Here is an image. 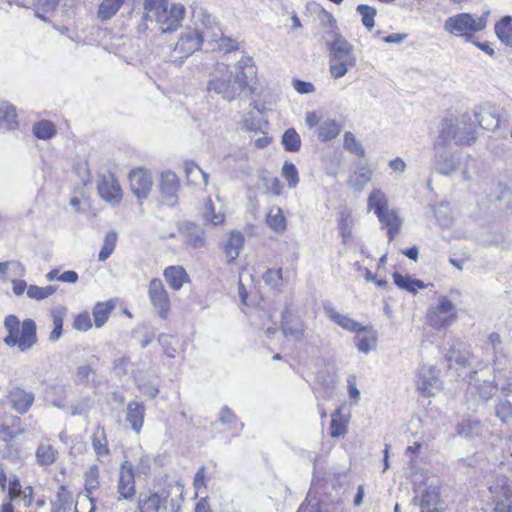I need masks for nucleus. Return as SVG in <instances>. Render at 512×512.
I'll list each match as a JSON object with an SVG mask.
<instances>
[{"instance_id": "nucleus-3", "label": "nucleus", "mask_w": 512, "mask_h": 512, "mask_svg": "<svg viewBox=\"0 0 512 512\" xmlns=\"http://www.w3.org/2000/svg\"><path fill=\"white\" fill-rule=\"evenodd\" d=\"M357 64L354 47L341 34L335 33L329 43V72L335 79L344 77Z\"/></svg>"}, {"instance_id": "nucleus-4", "label": "nucleus", "mask_w": 512, "mask_h": 512, "mask_svg": "<svg viewBox=\"0 0 512 512\" xmlns=\"http://www.w3.org/2000/svg\"><path fill=\"white\" fill-rule=\"evenodd\" d=\"M489 11L480 17H474L470 13H458L448 17L444 22V30L454 36L465 37L469 41L473 33L484 30L487 26Z\"/></svg>"}, {"instance_id": "nucleus-22", "label": "nucleus", "mask_w": 512, "mask_h": 512, "mask_svg": "<svg viewBox=\"0 0 512 512\" xmlns=\"http://www.w3.org/2000/svg\"><path fill=\"white\" fill-rule=\"evenodd\" d=\"M354 333V343L360 352L368 354L376 348L378 335L371 326L361 325V329Z\"/></svg>"}, {"instance_id": "nucleus-62", "label": "nucleus", "mask_w": 512, "mask_h": 512, "mask_svg": "<svg viewBox=\"0 0 512 512\" xmlns=\"http://www.w3.org/2000/svg\"><path fill=\"white\" fill-rule=\"evenodd\" d=\"M214 41L217 43L218 49L225 53L238 49V42L231 37L224 36L223 34H221L219 38H214Z\"/></svg>"}, {"instance_id": "nucleus-50", "label": "nucleus", "mask_w": 512, "mask_h": 512, "mask_svg": "<svg viewBox=\"0 0 512 512\" xmlns=\"http://www.w3.org/2000/svg\"><path fill=\"white\" fill-rule=\"evenodd\" d=\"M495 415L502 423L512 426V403L508 400L500 399L496 405Z\"/></svg>"}, {"instance_id": "nucleus-25", "label": "nucleus", "mask_w": 512, "mask_h": 512, "mask_svg": "<svg viewBox=\"0 0 512 512\" xmlns=\"http://www.w3.org/2000/svg\"><path fill=\"white\" fill-rule=\"evenodd\" d=\"M324 313L331 321L339 325L344 330L354 333L361 329L360 323L350 318L348 315L338 312L330 305L324 306Z\"/></svg>"}, {"instance_id": "nucleus-36", "label": "nucleus", "mask_w": 512, "mask_h": 512, "mask_svg": "<svg viewBox=\"0 0 512 512\" xmlns=\"http://www.w3.org/2000/svg\"><path fill=\"white\" fill-rule=\"evenodd\" d=\"M341 132V125L334 119H327L317 129V136L321 142H328L336 138Z\"/></svg>"}, {"instance_id": "nucleus-10", "label": "nucleus", "mask_w": 512, "mask_h": 512, "mask_svg": "<svg viewBox=\"0 0 512 512\" xmlns=\"http://www.w3.org/2000/svg\"><path fill=\"white\" fill-rule=\"evenodd\" d=\"M489 490L493 494L495 501V512H511L512 503V477L503 476L494 484L489 485Z\"/></svg>"}, {"instance_id": "nucleus-33", "label": "nucleus", "mask_w": 512, "mask_h": 512, "mask_svg": "<svg viewBox=\"0 0 512 512\" xmlns=\"http://www.w3.org/2000/svg\"><path fill=\"white\" fill-rule=\"evenodd\" d=\"M164 277L169 286L174 290H179L188 279L185 269L181 266L166 268L164 270Z\"/></svg>"}, {"instance_id": "nucleus-24", "label": "nucleus", "mask_w": 512, "mask_h": 512, "mask_svg": "<svg viewBox=\"0 0 512 512\" xmlns=\"http://www.w3.org/2000/svg\"><path fill=\"white\" fill-rule=\"evenodd\" d=\"M37 343L36 324L32 319H25L21 323L18 348L21 352H26Z\"/></svg>"}, {"instance_id": "nucleus-1", "label": "nucleus", "mask_w": 512, "mask_h": 512, "mask_svg": "<svg viewBox=\"0 0 512 512\" xmlns=\"http://www.w3.org/2000/svg\"><path fill=\"white\" fill-rule=\"evenodd\" d=\"M185 16V7L182 4H172L168 7V0H144L143 20L155 23L162 33L176 30Z\"/></svg>"}, {"instance_id": "nucleus-2", "label": "nucleus", "mask_w": 512, "mask_h": 512, "mask_svg": "<svg viewBox=\"0 0 512 512\" xmlns=\"http://www.w3.org/2000/svg\"><path fill=\"white\" fill-rule=\"evenodd\" d=\"M467 136L451 133V126H447L440 133L434 143V170L444 176H450L460 166V156L447 148V144L454 141L455 144H462Z\"/></svg>"}, {"instance_id": "nucleus-20", "label": "nucleus", "mask_w": 512, "mask_h": 512, "mask_svg": "<svg viewBox=\"0 0 512 512\" xmlns=\"http://www.w3.org/2000/svg\"><path fill=\"white\" fill-rule=\"evenodd\" d=\"M8 400L12 409L19 414H25L32 407L35 395L32 391L15 386L9 391Z\"/></svg>"}, {"instance_id": "nucleus-35", "label": "nucleus", "mask_w": 512, "mask_h": 512, "mask_svg": "<svg viewBox=\"0 0 512 512\" xmlns=\"http://www.w3.org/2000/svg\"><path fill=\"white\" fill-rule=\"evenodd\" d=\"M35 456L39 465L49 466L56 461L58 451L47 441H42L37 447Z\"/></svg>"}, {"instance_id": "nucleus-46", "label": "nucleus", "mask_w": 512, "mask_h": 512, "mask_svg": "<svg viewBox=\"0 0 512 512\" xmlns=\"http://www.w3.org/2000/svg\"><path fill=\"white\" fill-rule=\"evenodd\" d=\"M481 431L482 425L478 420L466 419L458 425V433L465 438L478 436Z\"/></svg>"}, {"instance_id": "nucleus-28", "label": "nucleus", "mask_w": 512, "mask_h": 512, "mask_svg": "<svg viewBox=\"0 0 512 512\" xmlns=\"http://www.w3.org/2000/svg\"><path fill=\"white\" fill-rule=\"evenodd\" d=\"M145 407L138 401H132L127 406L126 421L136 433L141 431L144 422Z\"/></svg>"}, {"instance_id": "nucleus-17", "label": "nucleus", "mask_w": 512, "mask_h": 512, "mask_svg": "<svg viewBox=\"0 0 512 512\" xmlns=\"http://www.w3.org/2000/svg\"><path fill=\"white\" fill-rule=\"evenodd\" d=\"M202 44V36L193 29L184 31L175 45L174 51L180 58H187L197 51Z\"/></svg>"}, {"instance_id": "nucleus-56", "label": "nucleus", "mask_w": 512, "mask_h": 512, "mask_svg": "<svg viewBox=\"0 0 512 512\" xmlns=\"http://www.w3.org/2000/svg\"><path fill=\"white\" fill-rule=\"evenodd\" d=\"M439 503V493L435 488L429 487L423 491L421 495L420 508L421 510L431 509L437 507Z\"/></svg>"}, {"instance_id": "nucleus-41", "label": "nucleus", "mask_w": 512, "mask_h": 512, "mask_svg": "<svg viewBox=\"0 0 512 512\" xmlns=\"http://www.w3.org/2000/svg\"><path fill=\"white\" fill-rule=\"evenodd\" d=\"M342 409L338 408L331 416L330 435L333 438L342 437L347 433V419L342 416Z\"/></svg>"}, {"instance_id": "nucleus-8", "label": "nucleus", "mask_w": 512, "mask_h": 512, "mask_svg": "<svg viewBox=\"0 0 512 512\" xmlns=\"http://www.w3.org/2000/svg\"><path fill=\"white\" fill-rule=\"evenodd\" d=\"M416 387L423 397L435 396L441 388L438 370L431 365H422L417 373Z\"/></svg>"}, {"instance_id": "nucleus-15", "label": "nucleus", "mask_w": 512, "mask_h": 512, "mask_svg": "<svg viewBox=\"0 0 512 512\" xmlns=\"http://www.w3.org/2000/svg\"><path fill=\"white\" fill-rule=\"evenodd\" d=\"M448 125L451 126L452 134L467 136L466 141L461 145H470L475 141V122L472 121L469 115H463L460 119L456 120H444L441 124V130H444Z\"/></svg>"}, {"instance_id": "nucleus-5", "label": "nucleus", "mask_w": 512, "mask_h": 512, "mask_svg": "<svg viewBox=\"0 0 512 512\" xmlns=\"http://www.w3.org/2000/svg\"><path fill=\"white\" fill-rule=\"evenodd\" d=\"M426 318L433 329H446L457 321V307L447 296H440L437 303L428 309Z\"/></svg>"}, {"instance_id": "nucleus-55", "label": "nucleus", "mask_w": 512, "mask_h": 512, "mask_svg": "<svg viewBox=\"0 0 512 512\" xmlns=\"http://www.w3.org/2000/svg\"><path fill=\"white\" fill-rule=\"evenodd\" d=\"M282 177L289 188H296L299 183V173L296 166L291 162H285L282 167Z\"/></svg>"}, {"instance_id": "nucleus-9", "label": "nucleus", "mask_w": 512, "mask_h": 512, "mask_svg": "<svg viewBox=\"0 0 512 512\" xmlns=\"http://www.w3.org/2000/svg\"><path fill=\"white\" fill-rule=\"evenodd\" d=\"M281 327L286 338L300 341L305 338L307 326L298 311L286 306L281 314Z\"/></svg>"}, {"instance_id": "nucleus-58", "label": "nucleus", "mask_w": 512, "mask_h": 512, "mask_svg": "<svg viewBox=\"0 0 512 512\" xmlns=\"http://www.w3.org/2000/svg\"><path fill=\"white\" fill-rule=\"evenodd\" d=\"M357 12L361 15L362 24L369 30H371L375 23L374 17L376 15V9L368 5H358L356 8Z\"/></svg>"}, {"instance_id": "nucleus-42", "label": "nucleus", "mask_w": 512, "mask_h": 512, "mask_svg": "<svg viewBox=\"0 0 512 512\" xmlns=\"http://www.w3.org/2000/svg\"><path fill=\"white\" fill-rule=\"evenodd\" d=\"M495 32L502 43L512 46V17H503L495 26Z\"/></svg>"}, {"instance_id": "nucleus-38", "label": "nucleus", "mask_w": 512, "mask_h": 512, "mask_svg": "<svg viewBox=\"0 0 512 512\" xmlns=\"http://www.w3.org/2000/svg\"><path fill=\"white\" fill-rule=\"evenodd\" d=\"M372 174L373 172L368 166H360L349 177L348 184L355 190L361 191L370 182Z\"/></svg>"}, {"instance_id": "nucleus-11", "label": "nucleus", "mask_w": 512, "mask_h": 512, "mask_svg": "<svg viewBox=\"0 0 512 512\" xmlns=\"http://www.w3.org/2000/svg\"><path fill=\"white\" fill-rule=\"evenodd\" d=\"M256 67L253 59L249 56H243L237 62L236 73L233 76V85L237 96L249 85L250 81L256 76Z\"/></svg>"}, {"instance_id": "nucleus-51", "label": "nucleus", "mask_w": 512, "mask_h": 512, "mask_svg": "<svg viewBox=\"0 0 512 512\" xmlns=\"http://www.w3.org/2000/svg\"><path fill=\"white\" fill-rule=\"evenodd\" d=\"M282 144L285 150L297 152L301 146V139L295 129H287L282 136Z\"/></svg>"}, {"instance_id": "nucleus-31", "label": "nucleus", "mask_w": 512, "mask_h": 512, "mask_svg": "<svg viewBox=\"0 0 512 512\" xmlns=\"http://www.w3.org/2000/svg\"><path fill=\"white\" fill-rule=\"evenodd\" d=\"M4 327L8 335L4 338V343L9 347H18L21 324L15 315H8L4 320Z\"/></svg>"}, {"instance_id": "nucleus-37", "label": "nucleus", "mask_w": 512, "mask_h": 512, "mask_svg": "<svg viewBox=\"0 0 512 512\" xmlns=\"http://www.w3.org/2000/svg\"><path fill=\"white\" fill-rule=\"evenodd\" d=\"M394 283L401 289H405L410 293H417L419 290L424 289L426 285L418 279H414L409 275H402L398 272L393 273Z\"/></svg>"}, {"instance_id": "nucleus-64", "label": "nucleus", "mask_w": 512, "mask_h": 512, "mask_svg": "<svg viewBox=\"0 0 512 512\" xmlns=\"http://www.w3.org/2000/svg\"><path fill=\"white\" fill-rule=\"evenodd\" d=\"M173 338L168 334H160L158 337V341L160 345L164 348V353L170 357H175L176 348L172 346Z\"/></svg>"}, {"instance_id": "nucleus-18", "label": "nucleus", "mask_w": 512, "mask_h": 512, "mask_svg": "<svg viewBox=\"0 0 512 512\" xmlns=\"http://www.w3.org/2000/svg\"><path fill=\"white\" fill-rule=\"evenodd\" d=\"M97 190L100 197L106 202L117 204L121 201L122 190L112 174H105L101 177Z\"/></svg>"}, {"instance_id": "nucleus-54", "label": "nucleus", "mask_w": 512, "mask_h": 512, "mask_svg": "<svg viewBox=\"0 0 512 512\" xmlns=\"http://www.w3.org/2000/svg\"><path fill=\"white\" fill-rule=\"evenodd\" d=\"M117 242V234L115 232H108L105 235L102 248L99 252L98 259L105 261L113 253Z\"/></svg>"}, {"instance_id": "nucleus-30", "label": "nucleus", "mask_w": 512, "mask_h": 512, "mask_svg": "<svg viewBox=\"0 0 512 512\" xmlns=\"http://www.w3.org/2000/svg\"><path fill=\"white\" fill-rule=\"evenodd\" d=\"M184 171L189 183L202 187H206L208 185L209 175L204 172L195 162H185Z\"/></svg>"}, {"instance_id": "nucleus-29", "label": "nucleus", "mask_w": 512, "mask_h": 512, "mask_svg": "<svg viewBox=\"0 0 512 512\" xmlns=\"http://www.w3.org/2000/svg\"><path fill=\"white\" fill-rule=\"evenodd\" d=\"M245 238L242 233L232 231L225 242L223 249L228 262H233L243 248Z\"/></svg>"}, {"instance_id": "nucleus-49", "label": "nucleus", "mask_w": 512, "mask_h": 512, "mask_svg": "<svg viewBox=\"0 0 512 512\" xmlns=\"http://www.w3.org/2000/svg\"><path fill=\"white\" fill-rule=\"evenodd\" d=\"M474 116L478 124L486 130H495L499 126V118L490 111L483 110Z\"/></svg>"}, {"instance_id": "nucleus-32", "label": "nucleus", "mask_w": 512, "mask_h": 512, "mask_svg": "<svg viewBox=\"0 0 512 512\" xmlns=\"http://www.w3.org/2000/svg\"><path fill=\"white\" fill-rule=\"evenodd\" d=\"M73 381L77 385H96V370L91 364H81L77 366Z\"/></svg>"}, {"instance_id": "nucleus-40", "label": "nucleus", "mask_w": 512, "mask_h": 512, "mask_svg": "<svg viewBox=\"0 0 512 512\" xmlns=\"http://www.w3.org/2000/svg\"><path fill=\"white\" fill-rule=\"evenodd\" d=\"M267 224L276 233H282L286 229V218L280 207H272L267 214Z\"/></svg>"}, {"instance_id": "nucleus-23", "label": "nucleus", "mask_w": 512, "mask_h": 512, "mask_svg": "<svg viewBox=\"0 0 512 512\" xmlns=\"http://www.w3.org/2000/svg\"><path fill=\"white\" fill-rule=\"evenodd\" d=\"M377 218L382 227L387 229L388 240L392 241L399 234L403 224V220L399 216L398 211L394 208H390Z\"/></svg>"}, {"instance_id": "nucleus-60", "label": "nucleus", "mask_w": 512, "mask_h": 512, "mask_svg": "<svg viewBox=\"0 0 512 512\" xmlns=\"http://www.w3.org/2000/svg\"><path fill=\"white\" fill-rule=\"evenodd\" d=\"M435 216L442 227H449L452 224V213L449 204L441 203L435 209Z\"/></svg>"}, {"instance_id": "nucleus-26", "label": "nucleus", "mask_w": 512, "mask_h": 512, "mask_svg": "<svg viewBox=\"0 0 512 512\" xmlns=\"http://www.w3.org/2000/svg\"><path fill=\"white\" fill-rule=\"evenodd\" d=\"M367 208L373 211L376 217L390 209L389 200L385 192L380 188H374L368 196Z\"/></svg>"}, {"instance_id": "nucleus-12", "label": "nucleus", "mask_w": 512, "mask_h": 512, "mask_svg": "<svg viewBox=\"0 0 512 512\" xmlns=\"http://www.w3.org/2000/svg\"><path fill=\"white\" fill-rule=\"evenodd\" d=\"M148 295L159 316L163 319L167 318L170 310V300L160 279L154 278L150 281Z\"/></svg>"}, {"instance_id": "nucleus-59", "label": "nucleus", "mask_w": 512, "mask_h": 512, "mask_svg": "<svg viewBox=\"0 0 512 512\" xmlns=\"http://www.w3.org/2000/svg\"><path fill=\"white\" fill-rule=\"evenodd\" d=\"M95 509L94 499L88 494H80L75 501L73 512H94Z\"/></svg>"}, {"instance_id": "nucleus-21", "label": "nucleus", "mask_w": 512, "mask_h": 512, "mask_svg": "<svg viewBox=\"0 0 512 512\" xmlns=\"http://www.w3.org/2000/svg\"><path fill=\"white\" fill-rule=\"evenodd\" d=\"M130 188L138 199L146 198L152 188L150 175L143 169H135L129 175Z\"/></svg>"}, {"instance_id": "nucleus-34", "label": "nucleus", "mask_w": 512, "mask_h": 512, "mask_svg": "<svg viewBox=\"0 0 512 512\" xmlns=\"http://www.w3.org/2000/svg\"><path fill=\"white\" fill-rule=\"evenodd\" d=\"M445 358L450 367L455 363L459 367L465 368L470 365L472 353L468 349L461 350L454 345L448 350Z\"/></svg>"}, {"instance_id": "nucleus-39", "label": "nucleus", "mask_w": 512, "mask_h": 512, "mask_svg": "<svg viewBox=\"0 0 512 512\" xmlns=\"http://www.w3.org/2000/svg\"><path fill=\"white\" fill-rule=\"evenodd\" d=\"M52 504L53 512H71L73 496L65 486H60Z\"/></svg>"}, {"instance_id": "nucleus-47", "label": "nucleus", "mask_w": 512, "mask_h": 512, "mask_svg": "<svg viewBox=\"0 0 512 512\" xmlns=\"http://www.w3.org/2000/svg\"><path fill=\"white\" fill-rule=\"evenodd\" d=\"M20 418L14 417L12 419V426H6L2 425L0 429V438L9 443L11 442L16 436L23 434L24 429L20 426Z\"/></svg>"}, {"instance_id": "nucleus-43", "label": "nucleus", "mask_w": 512, "mask_h": 512, "mask_svg": "<svg viewBox=\"0 0 512 512\" xmlns=\"http://www.w3.org/2000/svg\"><path fill=\"white\" fill-rule=\"evenodd\" d=\"M16 126L15 108L8 103H0V127L13 129Z\"/></svg>"}, {"instance_id": "nucleus-57", "label": "nucleus", "mask_w": 512, "mask_h": 512, "mask_svg": "<svg viewBox=\"0 0 512 512\" xmlns=\"http://www.w3.org/2000/svg\"><path fill=\"white\" fill-rule=\"evenodd\" d=\"M343 146L346 150L351 153L363 157L365 155V150L362 144L356 139L355 135L351 132H346L344 134V143Z\"/></svg>"}, {"instance_id": "nucleus-27", "label": "nucleus", "mask_w": 512, "mask_h": 512, "mask_svg": "<svg viewBox=\"0 0 512 512\" xmlns=\"http://www.w3.org/2000/svg\"><path fill=\"white\" fill-rule=\"evenodd\" d=\"M92 447L99 461H104L109 453L108 440L103 427L97 426L91 436Z\"/></svg>"}, {"instance_id": "nucleus-44", "label": "nucleus", "mask_w": 512, "mask_h": 512, "mask_svg": "<svg viewBox=\"0 0 512 512\" xmlns=\"http://www.w3.org/2000/svg\"><path fill=\"white\" fill-rule=\"evenodd\" d=\"M114 305L109 302H98L93 308V319L95 326L102 327L109 318Z\"/></svg>"}, {"instance_id": "nucleus-7", "label": "nucleus", "mask_w": 512, "mask_h": 512, "mask_svg": "<svg viewBox=\"0 0 512 512\" xmlns=\"http://www.w3.org/2000/svg\"><path fill=\"white\" fill-rule=\"evenodd\" d=\"M116 490L118 494L115 503L116 508L123 504V501H133L136 495L134 467L128 460L123 461L120 465Z\"/></svg>"}, {"instance_id": "nucleus-13", "label": "nucleus", "mask_w": 512, "mask_h": 512, "mask_svg": "<svg viewBox=\"0 0 512 512\" xmlns=\"http://www.w3.org/2000/svg\"><path fill=\"white\" fill-rule=\"evenodd\" d=\"M179 234L185 247L201 249L206 244L205 230L194 222H184L179 228Z\"/></svg>"}, {"instance_id": "nucleus-61", "label": "nucleus", "mask_w": 512, "mask_h": 512, "mask_svg": "<svg viewBox=\"0 0 512 512\" xmlns=\"http://www.w3.org/2000/svg\"><path fill=\"white\" fill-rule=\"evenodd\" d=\"M262 278L267 285L278 288L283 284L282 269H268Z\"/></svg>"}, {"instance_id": "nucleus-48", "label": "nucleus", "mask_w": 512, "mask_h": 512, "mask_svg": "<svg viewBox=\"0 0 512 512\" xmlns=\"http://www.w3.org/2000/svg\"><path fill=\"white\" fill-rule=\"evenodd\" d=\"M33 133L38 139L48 140L55 135L56 129L52 122L42 120L33 125Z\"/></svg>"}, {"instance_id": "nucleus-6", "label": "nucleus", "mask_w": 512, "mask_h": 512, "mask_svg": "<svg viewBox=\"0 0 512 512\" xmlns=\"http://www.w3.org/2000/svg\"><path fill=\"white\" fill-rule=\"evenodd\" d=\"M232 78L233 74L229 66L225 63H217L210 74L207 89L231 101L237 97Z\"/></svg>"}, {"instance_id": "nucleus-19", "label": "nucleus", "mask_w": 512, "mask_h": 512, "mask_svg": "<svg viewBox=\"0 0 512 512\" xmlns=\"http://www.w3.org/2000/svg\"><path fill=\"white\" fill-rule=\"evenodd\" d=\"M159 188L162 202L169 206L175 205L179 190L177 175L172 171L163 172L161 174Z\"/></svg>"}, {"instance_id": "nucleus-63", "label": "nucleus", "mask_w": 512, "mask_h": 512, "mask_svg": "<svg viewBox=\"0 0 512 512\" xmlns=\"http://www.w3.org/2000/svg\"><path fill=\"white\" fill-rule=\"evenodd\" d=\"M53 325L54 329L51 331L49 335V340L55 342L61 337L62 334L63 317L60 312L53 314Z\"/></svg>"}, {"instance_id": "nucleus-45", "label": "nucleus", "mask_w": 512, "mask_h": 512, "mask_svg": "<svg viewBox=\"0 0 512 512\" xmlns=\"http://www.w3.org/2000/svg\"><path fill=\"white\" fill-rule=\"evenodd\" d=\"M203 219L206 223L217 226L224 222L225 214L221 211L216 212L212 200L209 198L203 208Z\"/></svg>"}, {"instance_id": "nucleus-53", "label": "nucleus", "mask_w": 512, "mask_h": 512, "mask_svg": "<svg viewBox=\"0 0 512 512\" xmlns=\"http://www.w3.org/2000/svg\"><path fill=\"white\" fill-rule=\"evenodd\" d=\"M56 292V287L49 285L45 287H39L37 285H30L27 288V296L35 300H44Z\"/></svg>"}, {"instance_id": "nucleus-52", "label": "nucleus", "mask_w": 512, "mask_h": 512, "mask_svg": "<svg viewBox=\"0 0 512 512\" xmlns=\"http://www.w3.org/2000/svg\"><path fill=\"white\" fill-rule=\"evenodd\" d=\"M85 490L90 494L99 487V468L91 465L84 473Z\"/></svg>"}, {"instance_id": "nucleus-16", "label": "nucleus", "mask_w": 512, "mask_h": 512, "mask_svg": "<svg viewBox=\"0 0 512 512\" xmlns=\"http://www.w3.org/2000/svg\"><path fill=\"white\" fill-rule=\"evenodd\" d=\"M496 390L494 380L481 378L478 371L472 372L468 386L471 395L477 394L481 400L488 401L495 395Z\"/></svg>"}, {"instance_id": "nucleus-14", "label": "nucleus", "mask_w": 512, "mask_h": 512, "mask_svg": "<svg viewBox=\"0 0 512 512\" xmlns=\"http://www.w3.org/2000/svg\"><path fill=\"white\" fill-rule=\"evenodd\" d=\"M169 493L161 492L141 493L138 497L139 512H165L167 509V498Z\"/></svg>"}]
</instances>
